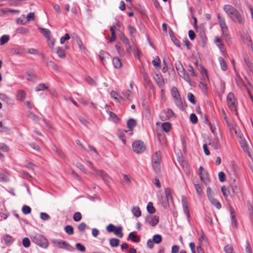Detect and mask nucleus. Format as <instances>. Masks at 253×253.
Masks as SVG:
<instances>
[{"instance_id":"1","label":"nucleus","mask_w":253,"mask_h":253,"mask_svg":"<svg viewBox=\"0 0 253 253\" xmlns=\"http://www.w3.org/2000/svg\"><path fill=\"white\" fill-rule=\"evenodd\" d=\"M223 9L234 22L240 24H244L245 17L242 11L239 12L235 8L229 4H226Z\"/></svg>"},{"instance_id":"2","label":"nucleus","mask_w":253,"mask_h":253,"mask_svg":"<svg viewBox=\"0 0 253 253\" xmlns=\"http://www.w3.org/2000/svg\"><path fill=\"white\" fill-rule=\"evenodd\" d=\"M30 237L32 242L39 247L43 249H46L48 247L49 242L43 235L40 234H37L35 235L31 236Z\"/></svg>"},{"instance_id":"3","label":"nucleus","mask_w":253,"mask_h":253,"mask_svg":"<svg viewBox=\"0 0 253 253\" xmlns=\"http://www.w3.org/2000/svg\"><path fill=\"white\" fill-rule=\"evenodd\" d=\"M51 242L53 244L54 247H57L69 252H74L75 251L74 247L65 241L58 239H52L51 240Z\"/></svg>"},{"instance_id":"4","label":"nucleus","mask_w":253,"mask_h":253,"mask_svg":"<svg viewBox=\"0 0 253 253\" xmlns=\"http://www.w3.org/2000/svg\"><path fill=\"white\" fill-rule=\"evenodd\" d=\"M227 102L229 107L233 112L237 111V99L233 93L229 92L227 96Z\"/></svg>"},{"instance_id":"5","label":"nucleus","mask_w":253,"mask_h":253,"mask_svg":"<svg viewBox=\"0 0 253 253\" xmlns=\"http://www.w3.org/2000/svg\"><path fill=\"white\" fill-rule=\"evenodd\" d=\"M132 149L134 152L139 153L144 152L146 149L144 143L140 140H136L132 143Z\"/></svg>"},{"instance_id":"6","label":"nucleus","mask_w":253,"mask_h":253,"mask_svg":"<svg viewBox=\"0 0 253 253\" xmlns=\"http://www.w3.org/2000/svg\"><path fill=\"white\" fill-rule=\"evenodd\" d=\"M176 69L178 71V73L180 77H182L187 82L191 81L190 77L188 74L186 73L185 70L180 62H179L178 65L176 64Z\"/></svg>"},{"instance_id":"7","label":"nucleus","mask_w":253,"mask_h":253,"mask_svg":"<svg viewBox=\"0 0 253 253\" xmlns=\"http://www.w3.org/2000/svg\"><path fill=\"white\" fill-rule=\"evenodd\" d=\"M175 114L173 111L170 109H167L166 111H162L160 114V118L162 121H166L169 120L170 118L174 116Z\"/></svg>"},{"instance_id":"8","label":"nucleus","mask_w":253,"mask_h":253,"mask_svg":"<svg viewBox=\"0 0 253 253\" xmlns=\"http://www.w3.org/2000/svg\"><path fill=\"white\" fill-rule=\"evenodd\" d=\"M145 222L152 226H156L159 222V218L156 215H148L145 218Z\"/></svg>"},{"instance_id":"9","label":"nucleus","mask_w":253,"mask_h":253,"mask_svg":"<svg viewBox=\"0 0 253 253\" xmlns=\"http://www.w3.org/2000/svg\"><path fill=\"white\" fill-rule=\"evenodd\" d=\"M199 175L201 180L206 185H208L210 183L209 174L207 171H204L203 173L199 172Z\"/></svg>"},{"instance_id":"10","label":"nucleus","mask_w":253,"mask_h":253,"mask_svg":"<svg viewBox=\"0 0 253 253\" xmlns=\"http://www.w3.org/2000/svg\"><path fill=\"white\" fill-rule=\"evenodd\" d=\"M0 99L8 105H13L14 103V100L13 99L3 93H0Z\"/></svg>"},{"instance_id":"11","label":"nucleus","mask_w":253,"mask_h":253,"mask_svg":"<svg viewBox=\"0 0 253 253\" xmlns=\"http://www.w3.org/2000/svg\"><path fill=\"white\" fill-rule=\"evenodd\" d=\"M35 19V13L34 12L29 13L27 17L26 20L23 22L21 18L17 19V24H25L27 21H29L30 20H34Z\"/></svg>"},{"instance_id":"12","label":"nucleus","mask_w":253,"mask_h":253,"mask_svg":"<svg viewBox=\"0 0 253 253\" xmlns=\"http://www.w3.org/2000/svg\"><path fill=\"white\" fill-rule=\"evenodd\" d=\"M230 212L231 214V220H232V226L233 227L237 228V222L236 220V213L233 209V208L232 207H230Z\"/></svg>"},{"instance_id":"13","label":"nucleus","mask_w":253,"mask_h":253,"mask_svg":"<svg viewBox=\"0 0 253 253\" xmlns=\"http://www.w3.org/2000/svg\"><path fill=\"white\" fill-rule=\"evenodd\" d=\"M162 160V154L160 151L156 152L152 157V163H161Z\"/></svg>"},{"instance_id":"14","label":"nucleus","mask_w":253,"mask_h":253,"mask_svg":"<svg viewBox=\"0 0 253 253\" xmlns=\"http://www.w3.org/2000/svg\"><path fill=\"white\" fill-rule=\"evenodd\" d=\"M182 205L185 214L188 217H190L189 211L188 209V204L186 199L183 197L182 198Z\"/></svg>"},{"instance_id":"15","label":"nucleus","mask_w":253,"mask_h":253,"mask_svg":"<svg viewBox=\"0 0 253 253\" xmlns=\"http://www.w3.org/2000/svg\"><path fill=\"white\" fill-rule=\"evenodd\" d=\"M239 142L243 150L245 152L248 153L249 156H250V155L249 152V147L248 146L247 141L245 139V138L240 137Z\"/></svg>"},{"instance_id":"16","label":"nucleus","mask_w":253,"mask_h":253,"mask_svg":"<svg viewBox=\"0 0 253 253\" xmlns=\"http://www.w3.org/2000/svg\"><path fill=\"white\" fill-rule=\"evenodd\" d=\"M169 34L170 39H171V41H172V42H173V43L176 46L180 48L181 47L180 44V41L178 39H176V38L174 36V33L171 29L170 30Z\"/></svg>"},{"instance_id":"17","label":"nucleus","mask_w":253,"mask_h":253,"mask_svg":"<svg viewBox=\"0 0 253 253\" xmlns=\"http://www.w3.org/2000/svg\"><path fill=\"white\" fill-rule=\"evenodd\" d=\"M96 173L101 176L103 179L106 182H109L110 180V177L102 170H96L95 171Z\"/></svg>"},{"instance_id":"18","label":"nucleus","mask_w":253,"mask_h":253,"mask_svg":"<svg viewBox=\"0 0 253 253\" xmlns=\"http://www.w3.org/2000/svg\"><path fill=\"white\" fill-rule=\"evenodd\" d=\"M136 125V121L134 119L130 118L127 121V126L130 130H132Z\"/></svg>"},{"instance_id":"19","label":"nucleus","mask_w":253,"mask_h":253,"mask_svg":"<svg viewBox=\"0 0 253 253\" xmlns=\"http://www.w3.org/2000/svg\"><path fill=\"white\" fill-rule=\"evenodd\" d=\"M39 30L40 32L48 40H50V34L51 32L50 30L47 29H45L43 28L40 27Z\"/></svg>"},{"instance_id":"20","label":"nucleus","mask_w":253,"mask_h":253,"mask_svg":"<svg viewBox=\"0 0 253 253\" xmlns=\"http://www.w3.org/2000/svg\"><path fill=\"white\" fill-rule=\"evenodd\" d=\"M112 62L114 67L116 68L119 69L122 66L121 59L118 57L113 58L112 60Z\"/></svg>"},{"instance_id":"21","label":"nucleus","mask_w":253,"mask_h":253,"mask_svg":"<svg viewBox=\"0 0 253 253\" xmlns=\"http://www.w3.org/2000/svg\"><path fill=\"white\" fill-rule=\"evenodd\" d=\"M128 239H130L132 242L135 243H138L140 241L139 237L135 235L133 232H131L129 234Z\"/></svg>"},{"instance_id":"22","label":"nucleus","mask_w":253,"mask_h":253,"mask_svg":"<svg viewBox=\"0 0 253 253\" xmlns=\"http://www.w3.org/2000/svg\"><path fill=\"white\" fill-rule=\"evenodd\" d=\"M200 37L202 41V46L205 47L207 43V37L204 31H200Z\"/></svg>"},{"instance_id":"23","label":"nucleus","mask_w":253,"mask_h":253,"mask_svg":"<svg viewBox=\"0 0 253 253\" xmlns=\"http://www.w3.org/2000/svg\"><path fill=\"white\" fill-rule=\"evenodd\" d=\"M157 78L155 79L157 84L160 86L162 87L165 84V80L160 75L157 74Z\"/></svg>"},{"instance_id":"24","label":"nucleus","mask_w":253,"mask_h":253,"mask_svg":"<svg viewBox=\"0 0 253 253\" xmlns=\"http://www.w3.org/2000/svg\"><path fill=\"white\" fill-rule=\"evenodd\" d=\"M56 53L61 58L66 57V53L65 50L61 47H57L56 48Z\"/></svg>"},{"instance_id":"25","label":"nucleus","mask_w":253,"mask_h":253,"mask_svg":"<svg viewBox=\"0 0 253 253\" xmlns=\"http://www.w3.org/2000/svg\"><path fill=\"white\" fill-rule=\"evenodd\" d=\"M110 245L112 247H117L119 246L120 240L119 239L112 238L109 241Z\"/></svg>"},{"instance_id":"26","label":"nucleus","mask_w":253,"mask_h":253,"mask_svg":"<svg viewBox=\"0 0 253 253\" xmlns=\"http://www.w3.org/2000/svg\"><path fill=\"white\" fill-rule=\"evenodd\" d=\"M212 205L215 206L217 209H219L221 207L220 203L214 198L213 196L210 197L209 199Z\"/></svg>"},{"instance_id":"27","label":"nucleus","mask_w":253,"mask_h":253,"mask_svg":"<svg viewBox=\"0 0 253 253\" xmlns=\"http://www.w3.org/2000/svg\"><path fill=\"white\" fill-rule=\"evenodd\" d=\"M115 29H116V27H115V25H113V26H112L110 27V31L111 32V37L110 38V42H111L115 41V40L116 38Z\"/></svg>"},{"instance_id":"28","label":"nucleus","mask_w":253,"mask_h":253,"mask_svg":"<svg viewBox=\"0 0 253 253\" xmlns=\"http://www.w3.org/2000/svg\"><path fill=\"white\" fill-rule=\"evenodd\" d=\"M165 193L166 195V198L168 201V203H169V200H172V199L171 189L169 188H166L165 190Z\"/></svg>"},{"instance_id":"29","label":"nucleus","mask_w":253,"mask_h":253,"mask_svg":"<svg viewBox=\"0 0 253 253\" xmlns=\"http://www.w3.org/2000/svg\"><path fill=\"white\" fill-rule=\"evenodd\" d=\"M123 228L121 226L116 227V228L115 229L114 233V234L118 236L120 238H122L123 237V233L122 232Z\"/></svg>"},{"instance_id":"30","label":"nucleus","mask_w":253,"mask_h":253,"mask_svg":"<svg viewBox=\"0 0 253 253\" xmlns=\"http://www.w3.org/2000/svg\"><path fill=\"white\" fill-rule=\"evenodd\" d=\"M162 128L166 132H168L171 128V125L169 122H165L162 124Z\"/></svg>"},{"instance_id":"31","label":"nucleus","mask_w":253,"mask_h":253,"mask_svg":"<svg viewBox=\"0 0 253 253\" xmlns=\"http://www.w3.org/2000/svg\"><path fill=\"white\" fill-rule=\"evenodd\" d=\"M64 230L66 233L69 235H72L74 234V228L72 226L70 225H67L64 227Z\"/></svg>"},{"instance_id":"32","label":"nucleus","mask_w":253,"mask_h":253,"mask_svg":"<svg viewBox=\"0 0 253 253\" xmlns=\"http://www.w3.org/2000/svg\"><path fill=\"white\" fill-rule=\"evenodd\" d=\"M218 61L220 62V64L222 70L226 71L227 69V65L224 59L221 57H219L218 58Z\"/></svg>"},{"instance_id":"33","label":"nucleus","mask_w":253,"mask_h":253,"mask_svg":"<svg viewBox=\"0 0 253 253\" xmlns=\"http://www.w3.org/2000/svg\"><path fill=\"white\" fill-rule=\"evenodd\" d=\"M132 212H133V215L136 217H138L141 216V212L138 207H133L132 209Z\"/></svg>"},{"instance_id":"34","label":"nucleus","mask_w":253,"mask_h":253,"mask_svg":"<svg viewBox=\"0 0 253 253\" xmlns=\"http://www.w3.org/2000/svg\"><path fill=\"white\" fill-rule=\"evenodd\" d=\"M161 163H152L153 169L156 174H158L161 171Z\"/></svg>"},{"instance_id":"35","label":"nucleus","mask_w":253,"mask_h":253,"mask_svg":"<svg viewBox=\"0 0 253 253\" xmlns=\"http://www.w3.org/2000/svg\"><path fill=\"white\" fill-rule=\"evenodd\" d=\"M171 91L173 99L180 96L178 90L175 86L172 87Z\"/></svg>"},{"instance_id":"36","label":"nucleus","mask_w":253,"mask_h":253,"mask_svg":"<svg viewBox=\"0 0 253 253\" xmlns=\"http://www.w3.org/2000/svg\"><path fill=\"white\" fill-rule=\"evenodd\" d=\"M147 210L150 214H153L156 211L155 208L153 206L152 202H149L147 206Z\"/></svg>"},{"instance_id":"37","label":"nucleus","mask_w":253,"mask_h":253,"mask_svg":"<svg viewBox=\"0 0 253 253\" xmlns=\"http://www.w3.org/2000/svg\"><path fill=\"white\" fill-rule=\"evenodd\" d=\"M152 63L153 66L155 67L156 68H161V60L158 56L156 57L155 59L152 61Z\"/></svg>"},{"instance_id":"38","label":"nucleus","mask_w":253,"mask_h":253,"mask_svg":"<svg viewBox=\"0 0 253 253\" xmlns=\"http://www.w3.org/2000/svg\"><path fill=\"white\" fill-rule=\"evenodd\" d=\"M153 241L156 244H160L162 241V237L159 234L154 235L152 238Z\"/></svg>"},{"instance_id":"39","label":"nucleus","mask_w":253,"mask_h":253,"mask_svg":"<svg viewBox=\"0 0 253 253\" xmlns=\"http://www.w3.org/2000/svg\"><path fill=\"white\" fill-rule=\"evenodd\" d=\"M9 37L8 35H3L0 38V45H2L8 42Z\"/></svg>"},{"instance_id":"40","label":"nucleus","mask_w":253,"mask_h":253,"mask_svg":"<svg viewBox=\"0 0 253 253\" xmlns=\"http://www.w3.org/2000/svg\"><path fill=\"white\" fill-rule=\"evenodd\" d=\"M28 116L29 118L31 119L33 121H35L36 122H39L40 121V119L39 117L34 113H33L32 112L29 111L28 114Z\"/></svg>"},{"instance_id":"41","label":"nucleus","mask_w":253,"mask_h":253,"mask_svg":"<svg viewBox=\"0 0 253 253\" xmlns=\"http://www.w3.org/2000/svg\"><path fill=\"white\" fill-rule=\"evenodd\" d=\"M48 88V87L45 85V84L42 83L39 84L36 88V90L37 91L44 90L45 89H47Z\"/></svg>"},{"instance_id":"42","label":"nucleus","mask_w":253,"mask_h":253,"mask_svg":"<svg viewBox=\"0 0 253 253\" xmlns=\"http://www.w3.org/2000/svg\"><path fill=\"white\" fill-rule=\"evenodd\" d=\"M17 96L19 97V100L23 101L26 97V94L23 90H18L17 92Z\"/></svg>"},{"instance_id":"43","label":"nucleus","mask_w":253,"mask_h":253,"mask_svg":"<svg viewBox=\"0 0 253 253\" xmlns=\"http://www.w3.org/2000/svg\"><path fill=\"white\" fill-rule=\"evenodd\" d=\"M174 100L175 103L176 105L179 109H182L183 104H182V99H181L180 96L179 97H177L176 98L174 99Z\"/></svg>"},{"instance_id":"44","label":"nucleus","mask_w":253,"mask_h":253,"mask_svg":"<svg viewBox=\"0 0 253 253\" xmlns=\"http://www.w3.org/2000/svg\"><path fill=\"white\" fill-rule=\"evenodd\" d=\"M117 135L119 138L123 142V143L125 144L126 142V140L125 139V136L124 133L121 130L118 129L117 131Z\"/></svg>"},{"instance_id":"45","label":"nucleus","mask_w":253,"mask_h":253,"mask_svg":"<svg viewBox=\"0 0 253 253\" xmlns=\"http://www.w3.org/2000/svg\"><path fill=\"white\" fill-rule=\"evenodd\" d=\"M27 79L29 81L36 82L38 80V77L34 74L29 73Z\"/></svg>"},{"instance_id":"46","label":"nucleus","mask_w":253,"mask_h":253,"mask_svg":"<svg viewBox=\"0 0 253 253\" xmlns=\"http://www.w3.org/2000/svg\"><path fill=\"white\" fill-rule=\"evenodd\" d=\"M123 94L125 97L127 98L128 100H129L133 96L132 92L128 89L123 91Z\"/></svg>"},{"instance_id":"47","label":"nucleus","mask_w":253,"mask_h":253,"mask_svg":"<svg viewBox=\"0 0 253 253\" xmlns=\"http://www.w3.org/2000/svg\"><path fill=\"white\" fill-rule=\"evenodd\" d=\"M22 211L24 214H28L31 212V209L28 206L24 205L22 207Z\"/></svg>"},{"instance_id":"48","label":"nucleus","mask_w":253,"mask_h":253,"mask_svg":"<svg viewBox=\"0 0 253 253\" xmlns=\"http://www.w3.org/2000/svg\"><path fill=\"white\" fill-rule=\"evenodd\" d=\"M22 245L25 248H28L30 246L31 242L30 239L27 237H25L22 240Z\"/></svg>"},{"instance_id":"49","label":"nucleus","mask_w":253,"mask_h":253,"mask_svg":"<svg viewBox=\"0 0 253 253\" xmlns=\"http://www.w3.org/2000/svg\"><path fill=\"white\" fill-rule=\"evenodd\" d=\"M194 186H195V188L196 189V191H197L198 194L200 197H202V193H203V190H202V189L201 186L200 185V184L199 183H194Z\"/></svg>"},{"instance_id":"50","label":"nucleus","mask_w":253,"mask_h":253,"mask_svg":"<svg viewBox=\"0 0 253 253\" xmlns=\"http://www.w3.org/2000/svg\"><path fill=\"white\" fill-rule=\"evenodd\" d=\"M73 218L75 221H79L82 218V214L80 212H76L74 214Z\"/></svg>"},{"instance_id":"51","label":"nucleus","mask_w":253,"mask_h":253,"mask_svg":"<svg viewBox=\"0 0 253 253\" xmlns=\"http://www.w3.org/2000/svg\"><path fill=\"white\" fill-rule=\"evenodd\" d=\"M3 238L5 244L8 246L11 245L12 243H13V240L12 239V237L9 235H5L3 237Z\"/></svg>"},{"instance_id":"52","label":"nucleus","mask_w":253,"mask_h":253,"mask_svg":"<svg viewBox=\"0 0 253 253\" xmlns=\"http://www.w3.org/2000/svg\"><path fill=\"white\" fill-rule=\"evenodd\" d=\"M188 99L193 104H196L195 96L191 92H189L187 94Z\"/></svg>"},{"instance_id":"53","label":"nucleus","mask_w":253,"mask_h":253,"mask_svg":"<svg viewBox=\"0 0 253 253\" xmlns=\"http://www.w3.org/2000/svg\"><path fill=\"white\" fill-rule=\"evenodd\" d=\"M120 39L123 41L125 44H129L128 39L126 37L124 33H121L119 35Z\"/></svg>"},{"instance_id":"54","label":"nucleus","mask_w":253,"mask_h":253,"mask_svg":"<svg viewBox=\"0 0 253 253\" xmlns=\"http://www.w3.org/2000/svg\"><path fill=\"white\" fill-rule=\"evenodd\" d=\"M28 29L26 28H24L21 26L17 28V33L25 34L28 33Z\"/></svg>"},{"instance_id":"55","label":"nucleus","mask_w":253,"mask_h":253,"mask_svg":"<svg viewBox=\"0 0 253 253\" xmlns=\"http://www.w3.org/2000/svg\"><path fill=\"white\" fill-rule=\"evenodd\" d=\"M86 227V225L84 222L81 223L78 226V229L79 231L81 232H84L85 228Z\"/></svg>"},{"instance_id":"56","label":"nucleus","mask_w":253,"mask_h":253,"mask_svg":"<svg viewBox=\"0 0 253 253\" xmlns=\"http://www.w3.org/2000/svg\"><path fill=\"white\" fill-rule=\"evenodd\" d=\"M9 128L6 126L2 123V121H0V132H5L8 131Z\"/></svg>"},{"instance_id":"57","label":"nucleus","mask_w":253,"mask_h":253,"mask_svg":"<svg viewBox=\"0 0 253 253\" xmlns=\"http://www.w3.org/2000/svg\"><path fill=\"white\" fill-rule=\"evenodd\" d=\"M85 81L91 85L96 86V82L89 76H87L85 78Z\"/></svg>"},{"instance_id":"58","label":"nucleus","mask_w":253,"mask_h":253,"mask_svg":"<svg viewBox=\"0 0 253 253\" xmlns=\"http://www.w3.org/2000/svg\"><path fill=\"white\" fill-rule=\"evenodd\" d=\"M190 119L191 122L193 124H196L198 123V120L197 117L194 113H192L190 115Z\"/></svg>"},{"instance_id":"59","label":"nucleus","mask_w":253,"mask_h":253,"mask_svg":"<svg viewBox=\"0 0 253 253\" xmlns=\"http://www.w3.org/2000/svg\"><path fill=\"white\" fill-rule=\"evenodd\" d=\"M75 247L76 249L80 252H84L85 251V247L81 243L76 244Z\"/></svg>"},{"instance_id":"60","label":"nucleus","mask_w":253,"mask_h":253,"mask_svg":"<svg viewBox=\"0 0 253 253\" xmlns=\"http://www.w3.org/2000/svg\"><path fill=\"white\" fill-rule=\"evenodd\" d=\"M229 188L232 190V192L233 194H236L239 191L238 186L235 184L230 185Z\"/></svg>"},{"instance_id":"61","label":"nucleus","mask_w":253,"mask_h":253,"mask_svg":"<svg viewBox=\"0 0 253 253\" xmlns=\"http://www.w3.org/2000/svg\"><path fill=\"white\" fill-rule=\"evenodd\" d=\"M47 64L50 66L55 70L58 71L59 70V66L52 61H49Z\"/></svg>"},{"instance_id":"62","label":"nucleus","mask_w":253,"mask_h":253,"mask_svg":"<svg viewBox=\"0 0 253 253\" xmlns=\"http://www.w3.org/2000/svg\"><path fill=\"white\" fill-rule=\"evenodd\" d=\"M70 39V36L68 33H66L64 37H62L60 38V42L61 44L64 43L66 40H68Z\"/></svg>"},{"instance_id":"63","label":"nucleus","mask_w":253,"mask_h":253,"mask_svg":"<svg viewBox=\"0 0 253 253\" xmlns=\"http://www.w3.org/2000/svg\"><path fill=\"white\" fill-rule=\"evenodd\" d=\"M116 228V227L112 224H109L107 227H106V230L108 232H114L115 229Z\"/></svg>"},{"instance_id":"64","label":"nucleus","mask_w":253,"mask_h":253,"mask_svg":"<svg viewBox=\"0 0 253 253\" xmlns=\"http://www.w3.org/2000/svg\"><path fill=\"white\" fill-rule=\"evenodd\" d=\"M226 175L223 171H220L218 173V178L220 182H224L225 181Z\"/></svg>"}]
</instances>
